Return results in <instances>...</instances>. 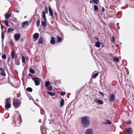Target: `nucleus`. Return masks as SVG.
<instances>
[{
  "instance_id": "f257e3e1",
  "label": "nucleus",
  "mask_w": 134,
  "mask_h": 134,
  "mask_svg": "<svg viewBox=\"0 0 134 134\" xmlns=\"http://www.w3.org/2000/svg\"><path fill=\"white\" fill-rule=\"evenodd\" d=\"M89 118L88 116H85L81 118V123L83 126L85 128L87 127L89 125L90 121L88 119Z\"/></svg>"
},
{
  "instance_id": "f03ea898",
  "label": "nucleus",
  "mask_w": 134,
  "mask_h": 134,
  "mask_svg": "<svg viewBox=\"0 0 134 134\" xmlns=\"http://www.w3.org/2000/svg\"><path fill=\"white\" fill-rule=\"evenodd\" d=\"M14 124L17 126H19L20 123V117L18 115H15L13 117Z\"/></svg>"
},
{
  "instance_id": "7ed1b4c3",
  "label": "nucleus",
  "mask_w": 134,
  "mask_h": 134,
  "mask_svg": "<svg viewBox=\"0 0 134 134\" xmlns=\"http://www.w3.org/2000/svg\"><path fill=\"white\" fill-rule=\"evenodd\" d=\"M34 81L36 86L39 85L40 83L41 79L38 77H35L32 79Z\"/></svg>"
},
{
  "instance_id": "20e7f679",
  "label": "nucleus",
  "mask_w": 134,
  "mask_h": 134,
  "mask_svg": "<svg viewBox=\"0 0 134 134\" xmlns=\"http://www.w3.org/2000/svg\"><path fill=\"white\" fill-rule=\"evenodd\" d=\"M124 132L126 134H132V129L131 127L126 128L124 130Z\"/></svg>"
},
{
  "instance_id": "39448f33",
  "label": "nucleus",
  "mask_w": 134,
  "mask_h": 134,
  "mask_svg": "<svg viewBox=\"0 0 134 134\" xmlns=\"http://www.w3.org/2000/svg\"><path fill=\"white\" fill-rule=\"evenodd\" d=\"M109 98L110 101H113L114 100L115 98V95L114 94H110L109 96Z\"/></svg>"
},
{
  "instance_id": "423d86ee",
  "label": "nucleus",
  "mask_w": 134,
  "mask_h": 134,
  "mask_svg": "<svg viewBox=\"0 0 134 134\" xmlns=\"http://www.w3.org/2000/svg\"><path fill=\"white\" fill-rule=\"evenodd\" d=\"M85 134H93V131L91 129H87L85 132Z\"/></svg>"
},
{
  "instance_id": "0eeeda50",
  "label": "nucleus",
  "mask_w": 134,
  "mask_h": 134,
  "mask_svg": "<svg viewBox=\"0 0 134 134\" xmlns=\"http://www.w3.org/2000/svg\"><path fill=\"white\" fill-rule=\"evenodd\" d=\"M20 104L19 102L17 100H14L13 102V105L15 108H18Z\"/></svg>"
},
{
  "instance_id": "6e6552de",
  "label": "nucleus",
  "mask_w": 134,
  "mask_h": 134,
  "mask_svg": "<svg viewBox=\"0 0 134 134\" xmlns=\"http://www.w3.org/2000/svg\"><path fill=\"white\" fill-rule=\"evenodd\" d=\"M10 55L13 59H14V58H17V54H15V52L14 50L12 51Z\"/></svg>"
},
{
  "instance_id": "1a4fd4ad",
  "label": "nucleus",
  "mask_w": 134,
  "mask_h": 134,
  "mask_svg": "<svg viewBox=\"0 0 134 134\" xmlns=\"http://www.w3.org/2000/svg\"><path fill=\"white\" fill-rule=\"evenodd\" d=\"M94 101L95 102L98 103L99 104H103V102L102 100L98 99L97 98L95 99Z\"/></svg>"
},
{
  "instance_id": "9d476101",
  "label": "nucleus",
  "mask_w": 134,
  "mask_h": 134,
  "mask_svg": "<svg viewBox=\"0 0 134 134\" xmlns=\"http://www.w3.org/2000/svg\"><path fill=\"white\" fill-rule=\"evenodd\" d=\"M14 36L15 40L18 41L20 39V35L19 34H15L14 35Z\"/></svg>"
},
{
  "instance_id": "9b49d317",
  "label": "nucleus",
  "mask_w": 134,
  "mask_h": 134,
  "mask_svg": "<svg viewBox=\"0 0 134 134\" xmlns=\"http://www.w3.org/2000/svg\"><path fill=\"white\" fill-rule=\"evenodd\" d=\"M29 25L28 22L27 21H25L23 22L22 25V26L24 28H25L26 27L28 26Z\"/></svg>"
},
{
  "instance_id": "f8f14e48",
  "label": "nucleus",
  "mask_w": 134,
  "mask_h": 134,
  "mask_svg": "<svg viewBox=\"0 0 134 134\" xmlns=\"http://www.w3.org/2000/svg\"><path fill=\"white\" fill-rule=\"evenodd\" d=\"M113 61L116 62H118L119 61V59L116 56H113Z\"/></svg>"
},
{
  "instance_id": "ddd939ff",
  "label": "nucleus",
  "mask_w": 134,
  "mask_h": 134,
  "mask_svg": "<svg viewBox=\"0 0 134 134\" xmlns=\"http://www.w3.org/2000/svg\"><path fill=\"white\" fill-rule=\"evenodd\" d=\"M51 39L50 41V43L52 44H54L55 43V39L53 36L51 37Z\"/></svg>"
},
{
  "instance_id": "4468645a",
  "label": "nucleus",
  "mask_w": 134,
  "mask_h": 134,
  "mask_svg": "<svg viewBox=\"0 0 134 134\" xmlns=\"http://www.w3.org/2000/svg\"><path fill=\"white\" fill-rule=\"evenodd\" d=\"M39 37V34L38 33H37L34 34L33 35V38L34 39L37 40Z\"/></svg>"
},
{
  "instance_id": "2eb2a0df",
  "label": "nucleus",
  "mask_w": 134,
  "mask_h": 134,
  "mask_svg": "<svg viewBox=\"0 0 134 134\" xmlns=\"http://www.w3.org/2000/svg\"><path fill=\"white\" fill-rule=\"evenodd\" d=\"M40 18L38 17L37 19V20L36 21V25L37 27H38L40 26Z\"/></svg>"
},
{
  "instance_id": "dca6fc26",
  "label": "nucleus",
  "mask_w": 134,
  "mask_h": 134,
  "mask_svg": "<svg viewBox=\"0 0 134 134\" xmlns=\"http://www.w3.org/2000/svg\"><path fill=\"white\" fill-rule=\"evenodd\" d=\"M38 43L41 44L43 43V38L42 37H40L38 40Z\"/></svg>"
},
{
  "instance_id": "f3484780",
  "label": "nucleus",
  "mask_w": 134,
  "mask_h": 134,
  "mask_svg": "<svg viewBox=\"0 0 134 134\" xmlns=\"http://www.w3.org/2000/svg\"><path fill=\"white\" fill-rule=\"evenodd\" d=\"M49 12L50 13V15L52 16H53V13L52 11V9L51 7H49L48 8Z\"/></svg>"
},
{
  "instance_id": "a211bd4d",
  "label": "nucleus",
  "mask_w": 134,
  "mask_h": 134,
  "mask_svg": "<svg viewBox=\"0 0 134 134\" xmlns=\"http://www.w3.org/2000/svg\"><path fill=\"white\" fill-rule=\"evenodd\" d=\"M101 43L99 42H96L95 44V46L98 47L99 48L100 46V43Z\"/></svg>"
},
{
  "instance_id": "6ab92c4d",
  "label": "nucleus",
  "mask_w": 134,
  "mask_h": 134,
  "mask_svg": "<svg viewBox=\"0 0 134 134\" xmlns=\"http://www.w3.org/2000/svg\"><path fill=\"white\" fill-rule=\"evenodd\" d=\"M106 122H103V124H111V122L108 120H105Z\"/></svg>"
},
{
  "instance_id": "aec40b11",
  "label": "nucleus",
  "mask_w": 134,
  "mask_h": 134,
  "mask_svg": "<svg viewBox=\"0 0 134 134\" xmlns=\"http://www.w3.org/2000/svg\"><path fill=\"white\" fill-rule=\"evenodd\" d=\"M57 37L58 39V42H62V38L59 36L57 35Z\"/></svg>"
},
{
  "instance_id": "412c9836",
  "label": "nucleus",
  "mask_w": 134,
  "mask_h": 134,
  "mask_svg": "<svg viewBox=\"0 0 134 134\" xmlns=\"http://www.w3.org/2000/svg\"><path fill=\"white\" fill-rule=\"evenodd\" d=\"M64 104V100L63 98L61 99L60 102V106L62 107L63 106Z\"/></svg>"
},
{
  "instance_id": "4be33fe9",
  "label": "nucleus",
  "mask_w": 134,
  "mask_h": 134,
  "mask_svg": "<svg viewBox=\"0 0 134 134\" xmlns=\"http://www.w3.org/2000/svg\"><path fill=\"white\" fill-rule=\"evenodd\" d=\"M5 105V107L6 108H9L11 107L10 103H6Z\"/></svg>"
},
{
  "instance_id": "5701e85b",
  "label": "nucleus",
  "mask_w": 134,
  "mask_h": 134,
  "mask_svg": "<svg viewBox=\"0 0 134 134\" xmlns=\"http://www.w3.org/2000/svg\"><path fill=\"white\" fill-rule=\"evenodd\" d=\"M14 31V29L12 28H8L7 30V32L8 33H9L11 31Z\"/></svg>"
},
{
  "instance_id": "b1692460",
  "label": "nucleus",
  "mask_w": 134,
  "mask_h": 134,
  "mask_svg": "<svg viewBox=\"0 0 134 134\" xmlns=\"http://www.w3.org/2000/svg\"><path fill=\"white\" fill-rule=\"evenodd\" d=\"M11 101V98H7L6 99V103H9Z\"/></svg>"
},
{
  "instance_id": "393cba45",
  "label": "nucleus",
  "mask_w": 134,
  "mask_h": 134,
  "mask_svg": "<svg viewBox=\"0 0 134 134\" xmlns=\"http://www.w3.org/2000/svg\"><path fill=\"white\" fill-rule=\"evenodd\" d=\"M50 84V83L49 81H46L45 84V86L46 87H47L49 86Z\"/></svg>"
},
{
  "instance_id": "a878e982",
  "label": "nucleus",
  "mask_w": 134,
  "mask_h": 134,
  "mask_svg": "<svg viewBox=\"0 0 134 134\" xmlns=\"http://www.w3.org/2000/svg\"><path fill=\"white\" fill-rule=\"evenodd\" d=\"M48 90L51 91L53 90V88L51 86H49L47 87Z\"/></svg>"
},
{
  "instance_id": "bb28decb",
  "label": "nucleus",
  "mask_w": 134,
  "mask_h": 134,
  "mask_svg": "<svg viewBox=\"0 0 134 134\" xmlns=\"http://www.w3.org/2000/svg\"><path fill=\"white\" fill-rule=\"evenodd\" d=\"M47 93L51 96H54L55 95V93H54L50 92L49 91L47 92Z\"/></svg>"
},
{
  "instance_id": "cd10ccee",
  "label": "nucleus",
  "mask_w": 134,
  "mask_h": 134,
  "mask_svg": "<svg viewBox=\"0 0 134 134\" xmlns=\"http://www.w3.org/2000/svg\"><path fill=\"white\" fill-rule=\"evenodd\" d=\"M26 90L29 92H31L32 91V89L31 88L29 87L26 88Z\"/></svg>"
},
{
  "instance_id": "c85d7f7f",
  "label": "nucleus",
  "mask_w": 134,
  "mask_h": 134,
  "mask_svg": "<svg viewBox=\"0 0 134 134\" xmlns=\"http://www.w3.org/2000/svg\"><path fill=\"white\" fill-rule=\"evenodd\" d=\"M93 2L96 4H98L99 2V0H92Z\"/></svg>"
},
{
  "instance_id": "c756f323",
  "label": "nucleus",
  "mask_w": 134,
  "mask_h": 134,
  "mask_svg": "<svg viewBox=\"0 0 134 134\" xmlns=\"http://www.w3.org/2000/svg\"><path fill=\"white\" fill-rule=\"evenodd\" d=\"M22 63H25V57L23 55L22 57Z\"/></svg>"
},
{
  "instance_id": "7c9ffc66",
  "label": "nucleus",
  "mask_w": 134,
  "mask_h": 134,
  "mask_svg": "<svg viewBox=\"0 0 134 134\" xmlns=\"http://www.w3.org/2000/svg\"><path fill=\"white\" fill-rule=\"evenodd\" d=\"M4 34L3 31H2L1 34V38L2 40V41H3L4 40Z\"/></svg>"
},
{
  "instance_id": "2f4dec72",
  "label": "nucleus",
  "mask_w": 134,
  "mask_h": 134,
  "mask_svg": "<svg viewBox=\"0 0 134 134\" xmlns=\"http://www.w3.org/2000/svg\"><path fill=\"white\" fill-rule=\"evenodd\" d=\"M4 16H5V18L6 19H8L9 18V14L8 13H6L4 14Z\"/></svg>"
},
{
  "instance_id": "473e14b6",
  "label": "nucleus",
  "mask_w": 134,
  "mask_h": 134,
  "mask_svg": "<svg viewBox=\"0 0 134 134\" xmlns=\"http://www.w3.org/2000/svg\"><path fill=\"white\" fill-rule=\"evenodd\" d=\"M15 64L17 65H19L20 64V62L18 60H15Z\"/></svg>"
},
{
  "instance_id": "72a5a7b5",
  "label": "nucleus",
  "mask_w": 134,
  "mask_h": 134,
  "mask_svg": "<svg viewBox=\"0 0 134 134\" xmlns=\"http://www.w3.org/2000/svg\"><path fill=\"white\" fill-rule=\"evenodd\" d=\"M30 72L32 74H34L35 73V72L34 70L32 68H30L29 69Z\"/></svg>"
},
{
  "instance_id": "f704fd0d",
  "label": "nucleus",
  "mask_w": 134,
  "mask_h": 134,
  "mask_svg": "<svg viewBox=\"0 0 134 134\" xmlns=\"http://www.w3.org/2000/svg\"><path fill=\"white\" fill-rule=\"evenodd\" d=\"M5 24L7 26L9 27V23L8 21L6 20H5Z\"/></svg>"
},
{
  "instance_id": "c9c22d12",
  "label": "nucleus",
  "mask_w": 134,
  "mask_h": 134,
  "mask_svg": "<svg viewBox=\"0 0 134 134\" xmlns=\"http://www.w3.org/2000/svg\"><path fill=\"white\" fill-rule=\"evenodd\" d=\"M42 24L43 26L44 27H46L47 25V24L44 21H42Z\"/></svg>"
},
{
  "instance_id": "e433bc0d",
  "label": "nucleus",
  "mask_w": 134,
  "mask_h": 134,
  "mask_svg": "<svg viewBox=\"0 0 134 134\" xmlns=\"http://www.w3.org/2000/svg\"><path fill=\"white\" fill-rule=\"evenodd\" d=\"M98 75V74L97 73H95L93 76V78H95Z\"/></svg>"
},
{
  "instance_id": "4c0bfd02",
  "label": "nucleus",
  "mask_w": 134,
  "mask_h": 134,
  "mask_svg": "<svg viewBox=\"0 0 134 134\" xmlns=\"http://www.w3.org/2000/svg\"><path fill=\"white\" fill-rule=\"evenodd\" d=\"M0 74L3 76H6V74L4 71L2 72H1Z\"/></svg>"
},
{
  "instance_id": "58836bf2",
  "label": "nucleus",
  "mask_w": 134,
  "mask_h": 134,
  "mask_svg": "<svg viewBox=\"0 0 134 134\" xmlns=\"http://www.w3.org/2000/svg\"><path fill=\"white\" fill-rule=\"evenodd\" d=\"M94 10L95 11L97 10L98 9V8L97 5H94Z\"/></svg>"
},
{
  "instance_id": "ea45409f",
  "label": "nucleus",
  "mask_w": 134,
  "mask_h": 134,
  "mask_svg": "<svg viewBox=\"0 0 134 134\" xmlns=\"http://www.w3.org/2000/svg\"><path fill=\"white\" fill-rule=\"evenodd\" d=\"M42 17L43 18L46 17L45 11H43L42 12Z\"/></svg>"
},
{
  "instance_id": "a19ab883",
  "label": "nucleus",
  "mask_w": 134,
  "mask_h": 134,
  "mask_svg": "<svg viewBox=\"0 0 134 134\" xmlns=\"http://www.w3.org/2000/svg\"><path fill=\"white\" fill-rule=\"evenodd\" d=\"M66 94V92H62L60 93V95L62 96H63L65 95Z\"/></svg>"
},
{
  "instance_id": "79ce46f5",
  "label": "nucleus",
  "mask_w": 134,
  "mask_h": 134,
  "mask_svg": "<svg viewBox=\"0 0 134 134\" xmlns=\"http://www.w3.org/2000/svg\"><path fill=\"white\" fill-rule=\"evenodd\" d=\"M26 74V72L24 70L23 71L22 73V77H24L25 74Z\"/></svg>"
},
{
  "instance_id": "37998d69",
  "label": "nucleus",
  "mask_w": 134,
  "mask_h": 134,
  "mask_svg": "<svg viewBox=\"0 0 134 134\" xmlns=\"http://www.w3.org/2000/svg\"><path fill=\"white\" fill-rule=\"evenodd\" d=\"M2 57L3 59H5L6 58V55L5 54H4L2 55Z\"/></svg>"
},
{
  "instance_id": "c03bdc74",
  "label": "nucleus",
  "mask_w": 134,
  "mask_h": 134,
  "mask_svg": "<svg viewBox=\"0 0 134 134\" xmlns=\"http://www.w3.org/2000/svg\"><path fill=\"white\" fill-rule=\"evenodd\" d=\"M44 10H45L46 13L48 12V8L46 6H45V8H44Z\"/></svg>"
},
{
  "instance_id": "a18cd8bd",
  "label": "nucleus",
  "mask_w": 134,
  "mask_h": 134,
  "mask_svg": "<svg viewBox=\"0 0 134 134\" xmlns=\"http://www.w3.org/2000/svg\"><path fill=\"white\" fill-rule=\"evenodd\" d=\"M126 123L127 124H131L132 122L131 121L129 120Z\"/></svg>"
},
{
  "instance_id": "49530a36",
  "label": "nucleus",
  "mask_w": 134,
  "mask_h": 134,
  "mask_svg": "<svg viewBox=\"0 0 134 134\" xmlns=\"http://www.w3.org/2000/svg\"><path fill=\"white\" fill-rule=\"evenodd\" d=\"M10 44H11L13 46L14 45V44L13 42L12 41V40H11L10 41Z\"/></svg>"
},
{
  "instance_id": "de8ad7c7",
  "label": "nucleus",
  "mask_w": 134,
  "mask_h": 134,
  "mask_svg": "<svg viewBox=\"0 0 134 134\" xmlns=\"http://www.w3.org/2000/svg\"><path fill=\"white\" fill-rule=\"evenodd\" d=\"M21 96L20 94L19 93H18L16 95V96L18 97H20Z\"/></svg>"
},
{
  "instance_id": "09e8293b",
  "label": "nucleus",
  "mask_w": 134,
  "mask_h": 134,
  "mask_svg": "<svg viewBox=\"0 0 134 134\" xmlns=\"http://www.w3.org/2000/svg\"><path fill=\"white\" fill-rule=\"evenodd\" d=\"M99 94L101 96H103L104 94L103 93L101 92H99Z\"/></svg>"
},
{
  "instance_id": "8fccbe9b",
  "label": "nucleus",
  "mask_w": 134,
  "mask_h": 134,
  "mask_svg": "<svg viewBox=\"0 0 134 134\" xmlns=\"http://www.w3.org/2000/svg\"><path fill=\"white\" fill-rule=\"evenodd\" d=\"M0 71L2 72L4 71L3 68H0Z\"/></svg>"
},
{
  "instance_id": "3c124183",
  "label": "nucleus",
  "mask_w": 134,
  "mask_h": 134,
  "mask_svg": "<svg viewBox=\"0 0 134 134\" xmlns=\"http://www.w3.org/2000/svg\"><path fill=\"white\" fill-rule=\"evenodd\" d=\"M112 40L113 42H114L115 41V38L114 36H113L112 37Z\"/></svg>"
},
{
  "instance_id": "603ef678",
  "label": "nucleus",
  "mask_w": 134,
  "mask_h": 134,
  "mask_svg": "<svg viewBox=\"0 0 134 134\" xmlns=\"http://www.w3.org/2000/svg\"><path fill=\"white\" fill-rule=\"evenodd\" d=\"M108 55H110V56L111 57H113V54L112 53H109L108 54Z\"/></svg>"
},
{
  "instance_id": "864d4df0",
  "label": "nucleus",
  "mask_w": 134,
  "mask_h": 134,
  "mask_svg": "<svg viewBox=\"0 0 134 134\" xmlns=\"http://www.w3.org/2000/svg\"><path fill=\"white\" fill-rule=\"evenodd\" d=\"M1 29L2 30V31H3V25L2 24H1Z\"/></svg>"
},
{
  "instance_id": "5fc2aeb1",
  "label": "nucleus",
  "mask_w": 134,
  "mask_h": 134,
  "mask_svg": "<svg viewBox=\"0 0 134 134\" xmlns=\"http://www.w3.org/2000/svg\"><path fill=\"white\" fill-rule=\"evenodd\" d=\"M105 9L104 7H103L102 8V11L103 12H104L105 11Z\"/></svg>"
},
{
  "instance_id": "6e6d98bb",
  "label": "nucleus",
  "mask_w": 134,
  "mask_h": 134,
  "mask_svg": "<svg viewBox=\"0 0 134 134\" xmlns=\"http://www.w3.org/2000/svg\"><path fill=\"white\" fill-rule=\"evenodd\" d=\"M10 58L9 57H8L7 58V61H10Z\"/></svg>"
},
{
  "instance_id": "4d7b16f0",
  "label": "nucleus",
  "mask_w": 134,
  "mask_h": 134,
  "mask_svg": "<svg viewBox=\"0 0 134 134\" xmlns=\"http://www.w3.org/2000/svg\"><path fill=\"white\" fill-rule=\"evenodd\" d=\"M44 19V20L45 21V22H47V20H46V17L45 18H43Z\"/></svg>"
},
{
  "instance_id": "13d9d810",
  "label": "nucleus",
  "mask_w": 134,
  "mask_h": 134,
  "mask_svg": "<svg viewBox=\"0 0 134 134\" xmlns=\"http://www.w3.org/2000/svg\"><path fill=\"white\" fill-rule=\"evenodd\" d=\"M20 40L21 41L23 42V41L24 40L23 38H21V39Z\"/></svg>"
},
{
  "instance_id": "bf43d9fd",
  "label": "nucleus",
  "mask_w": 134,
  "mask_h": 134,
  "mask_svg": "<svg viewBox=\"0 0 134 134\" xmlns=\"http://www.w3.org/2000/svg\"><path fill=\"white\" fill-rule=\"evenodd\" d=\"M95 38H96V39H97V40L98 41H99V39H98V38H97V37H96Z\"/></svg>"
},
{
  "instance_id": "052dcab7",
  "label": "nucleus",
  "mask_w": 134,
  "mask_h": 134,
  "mask_svg": "<svg viewBox=\"0 0 134 134\" xmlns=\"http://www.w3.org/2000/svg\"><path fill=\"white\" fill-rule=\"evenodd\" d=\"M38 122L40 123L41 122V119H40L38 121Z\"/></svg>"
},
{
  "instance_id": "680f3d73",
  "label": "nucleus",
  "mask_w": 134,
  "mask_h": 134,
  "mask_svg": "<svg viewBox=\"0 0 134 134\" xmlns=\"http://www.w3.org/2000/svg\"><path fill=\"white\" fill-rule=\"evenodd\" d=\"M9 17H11V16H12V15L11 14H9Z\"/></svg>"
},
{
  "instance_id": "e2e57ef3",
  "label": "nucleus",
  "mask_w": 134,
  "mask_h": 134,
  "mask_svg": "<svg viewBox=\"0 0 134 134\" xmlns=\"http://www.w3.org/2000/svg\"><path fill=\"white\" fill-rule=\"evenodd\" d=\"M16 12L17 13H18L19 12V10H16Z\"/></svg>"
},
{
  "instance_id": "0e129e2a",
  "label": "nucleus",
  "mask_w": 134,
  "mask_h": 134,
  "mask_svg": "<svg viewBox=\"0 0 134 134\" xmlns=\"http://www.w3.org/2000/svg\"><path fill=\"white\" fill-rule=\"evenodd\" d=\"M90 3H92V1H90Z\"/></svg>"
},
{
  "instance_id": "69168bd1",
  "label": "nucleus",
  "mask_w": 134,
  "mask_h": 134,
  "mask_svg": "<svg viewBox=\"0 0 134 134\" xmlns=\"http://www.w3.org/2000/svg\"><path fill=\"white\" fill-rule=\"evenodd\" d=\"M28 75H29V76H31V74H29Z\"/></svg>"
},
{
  "instance_id": "338daca9",
  "label": "nucleus",
  "mask_w": 134,
  "mask_h": 134,
  "mask_svg": "<svg viewBox=\"0 0 134 134\" xmlns=\"http://www.w3.org/2000/svg\"><path fill=\"white\" fill-rule=\"evenodd\" d=\"M51 23H53V21H52Z\"/></svg>"
},
{
  "instance_id": "774afa93",
  "label": "nucleus",
  "mask_w": 134,
  "mask_h": 134,
  "mask_svg": "<svg viewBox=\"0 0 134 134\" xmlns=\"http://www.w3.org/2000/svg\"><path fill=\"white\" fill-rule=\"evenodd\" d=\"M2 134H5L4 133H3Z\"/></svg>"
}]
</instances>
